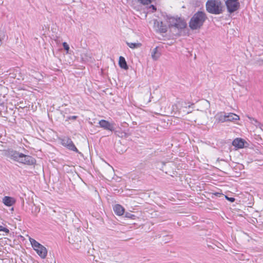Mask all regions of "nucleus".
Returning a JSON list of instances; mask_svg holds the SVG:
<instances>
[{
  "label": "nucleus",
  "instance_id": "obj_1",
  "mask_svg": "<svg viewBox=\"0 0 263 263\" xmlns=\"http://www.w3.org/2000/svg\"><path fill=\"white\" fill-rule=\"evenodd\" d=\"M7 156L19 163L31 165L35 163V159L32 157L26 155L13 150L8 151Z\"/></svg>",
  "mask_w": 263,
  "mask_h": 263
},
{
  "label": "nucleus",
  "instance_id": "obj_2",
  "mask_svg": "<svg viewBox=\"0 0 263 263\" xmlns=\"http://www.w3.org/2000/svg\"><path fill=\"white\" fill-rule=\"evenodd\" d=\"M207 18L206 14L203 11H198L191 18L189 27L192 30L200 29Z\"/></svg>",
  "mask_w": 263,
  "mask_h": 263
},
{
  "label": "nucleus",
  "instance_id": "obj_3",
  "mask_svg": "<svg viewBox=\"0 0 263 263\" xmlns=\"http://www.w3.org/2000/svg\"><path fill=\"white\" fill-rule=\"evenodd\" d=\"M206 11L214 14H219L223 11V6L220 0H208L206 3Z\"/></svg>",
  "mask_w": 263,
  "mask_h": 263
},
{
  "label": "nucleus",
  "instance_id": "obj_4",
  "mask_svg": "<svg viewBox=\"0 0 263 263\" xmlns=\"http://www.w3.org/2000/svg\"><path fill=\"white\" fill-rule=\"evenodd\" d=\"M30 241L33 249L36 253L42 258H45L47 255V250L42 245L33 238H30Z\"/></svg>",
  "mask_w": 263,
  "mask_h": 263
},
{
  "label": "nucleus",
  "instance_id": "obj_5",
  "mask_svg": "<svg viewBox=\"0 0 263 263\" xmlns=\"http://www.w3.org/2000/svg\"><path fill=\"white\" fill-rule=\"evenodd\" d=\"M193 105V103L191 105H187V103L186 102L183 101H178L175 105L173 106V110L175 111V112H178L179 114L183 112V114H188L191 112V111H186L184 109L186 108L187 107H190Z\"/></svg>",
  "mask_w": 263,
  "mask_h": 263
},
{
  "label": "nucleus",
  "instance_id": "obj_6",
  "mask_svg": "<svg viewBox=\"0 0 263 263\" xmlns=\"http://www.w3.org/2000/svg\"><path fill=\"white\" fill-rule=\"evenodd\" d=\"M169 26L175 27L176 28L182 29L186 27V24L180 18H175L171 17L168 18Z\"/></svg>",
  "mask_w": 263,
  "mask_h": 263
},
{
  "label": "nucleus",
  "instance_id": "obj_7",
  "mask_svg": "<svg viewBox=\"0 0 263 263\" xmlns=\"http://www.w3.org/2000/svg\"><path fill=\"white\" fill-rule=\"evenodd\" d=\"M62 144L70 150L78 152V150L74 145L72 140L67 137H65L62 140Z\"/></svg>",
  "mask_w": 263,
  "mask_h": 263
},
{
  "label": "nucleus",
  "instance_id": "obj_8",
  "mask_svg": "<svg viewBox=\"0 0 263 263\" xmlns=\"http://www.w3.org/2000/svg\"><path fill=\"white\" fill-rule=\"evenodd\" d=\"M226 4L228 11L231 13L236 11L239 7V3L236 1H227Z\"/></svg>",
  "mask_w": 263,
  "mask_h": 263
},
{
  "label": "nucleus",
  "instance_id": "obj_9",
  "mask_svg": "<svg viewBox=\"0 0 263 263\" xmlns=\"http://www.w3.org/2000/svg\"><path fill=\"white\" fill-rule=\"evenodd\" d=\"M100 126L103 128L104 129L114 131L115 129L114 125L115 124L113 123H110L108 121L105 120H101L99 122Z\"/></svg>",
  "mask_w": 263,
  "mask_h": 263
},
{
  "label": "nucleus",
  "instance_id": "obj_10",
  "mask_svg": "<svg viewBox=\"0 0 263 263\" xmlns=\"http://www.w3.org/2000/svg\"><path fill=\"white\" fill-rule=\"evenodd\" d=\"M154 26L157 31L160 33H165L167 31V26L164 25L162 22L155 21L154 22Z\"/></svg>",
  "mask_w": 263,
  "mask_h": 263
},
{
  "label": "nucleus",
  "instance_id": "obj_11",
  "mask_svg": "<svg viewBox=\"0 0 263 263\" xmlns=\"http://www.w3.org/2000/svg\"><path fill=\"white\" fill-rule=\"evenodd\" d=\"M194 116L193 120L196 122L198 119H202L204 117H207V113L206 111L197 110L196 112H194Z\"/></svg>",
  "mask_w": 263,
  "mask_h": 263
},
{
  "label": "nucleus",
  "instance_id": "obj_12",
  "mask_svg": "<svg viewBox=\"0 0 263 263\" xmlns=\"http://www.w3.org/2000/svg\"><path fill=\"white\" fill-rule=\"evenodd\" d=\"M245 140L242 139L236 138L233 140L232 144L237 148H242L245 146Z\"/></svg>",
  "mask_w": 263,
  "mask_h": 263
},
{
  "label": "nucleus",
  "instance_id": "obj_13",
  "mask_svg": "<svg viewBox=\"0 0 263 263\" xmlns=\"http://www.w3.org/2000/svg\"><path fill=\"white\" fill-rule=\"evenodd\" d=\"M115 213L118 216L122 215L124 213V208L120 204H117L113 208Z\"/></svg>",
  "mask_w": 263,
  "mask_h": 263
},
{
  "label": "nucleus",
  "instance_id": "obj_14",
  "mask_svg": "<svg viewBox=\"0 0 263 263\" xmlns=\"http://www.w3.org/2000/svg\"><path fill=\"white\" fill-rule=\"evenodd\" d=\"M3 202L6 205L10 206L14 204L15 200L12 197L5 196L3 199Z\"/></svg>",
  "mask_w": 263,
  "mask_h": 263
},
{
  "label": "nucleus",
  "instance_id": "obj_15",
  "mask_svg": "<svg viewBox=\"0 0 263 263\" xmlns=\"http://www.w3.org/2000/svg\"><path fill=\"white\" fill-rule=\"evenodd\" d=\"M215 118L219 122H227V114L223 112H219L216 114Z\"/></svg>",
  "mask_w": 263,
  "mask_h": 263
},
{
  "label": "nucleus",
  "instance_id": "obj_16",
  "mask_svg": "<svg viewBox=\"0 0 263 263\" xmlns=\"http://www.w3.org/2000/svg\"><path fill=\"white\" fill-rule=\"evenodd\" d=\"M239 120V117L234 113L227 114V122H233Z\"/></svg>",
  "mask_w": 263,
  "mask_h": 263
},
{
  "label": "nucleus",
  "instance_id": "obj_17",
  "mask_svg": "<svg viewBox=\"0 0 263 263\" xmlns=\"http://www.w3.org/2000/svg\"><path fill=\"white\" fill-rule=\"evenodd\" d=\"M81 58L83 61H89L91 59L90 54L87 51H84L81 54Z\"/></svg>",
  "mask_w": 263,
  "mask_h": 263
},
{
  "label": "nucleus",
  "instance_id": "obj_18",
  "mask_svg": "<svg viewBox=\"0 0 263 263\" xmlns=\"http://www.w3.org/2000/svg\"><path fill=\"white\" fill-rule=\"evenodd\" d=\"M160 55H161V53L158 51V47H156V48H155L153 50L152 53H151L152 58L155 61L159 59V58L160 57Z\"/></svg>",
  "mask_w": 263,
  "mask_h": 263
},
{
  "label": "nucleus",
  "instance_id": "obj_19",
  "mask_svg": "<svg viewBox=\"0 0 263 263\" xmlns=\"http://www.w3.org/2000/svg\"><path fill=\"white\" fill-rule=\"evenodd\" d=\"M119 65L120 67L124 69H127L128 66L126 64V62L123 57H120L119 60Z\"/></svg>",
  "mask_w": 263,
  "mask_h": 263
},
{
  "label": "nucleus",
  "instance_id": "obj_20",
  "mask_svg": "<svg viewBox=\"0 0 263 263\" xmlns=\"http://www.w3.org/2000/svg\"><path fill=\"white\" fill-rule=\"evenodd\" d=\"M40 211V208L39 206L36 205L34 203L31 208V212L34 215H37V214Z\"/></svg>",
  "mask_w": 263,
  "mask_h": 263
},
{
  "label": "nucleus",
  "instance_id": "obj_21",
  "mask_svg": "<svg viewBox=\"0 0 263 263\" xmlns=\"http://www.w3.org/2000/svg\"><path fill=\"white\" fill-rule=\"evenodd\" d=\"M127 45L132 49L137 48L141 46L140 43H127Z\"/></svg>",
  "mask_w": 263,
  "mask_h": 263
},
{
  "label": "nucleus",
  "instance_id": "obj_22",
  "mask_svg": "<svg viewBox=\"0 0 263 263\" xmlns=\"http://www.w3.org/2000/svg\"><path fill=\"white\" fill-rule=\"evenodd\" d=\"M125 217L132 219H135L136 216L135 215L131 214L130 213L126 212L125 214Z\"/></svg>",
  "mask_w": 263,
  "mask_h": 263
},
{
  "label": "nucleus",
  "instance_id": "obj_23",
  "mask_svg": "<svg viewBox=\"0 0 263 263\" xmlns=\"http://www.w3.org/2000/svg\"><path fill=\"white\" fill-rule=\"evenodd\" d=\"M154 0H138L141 4L143 5H147L151 3Z\"/></svg>",
  "mask_w": 263,
  "mask_h": 263
},
{
  "label": "nucleus",
  "instance_id": "obj_24",
  "mask_svg": "<svg viewBox=\"0 0 263 263\" xmlns=\"http://www.w3.org/2000/svg\"><path fill=\"white\" fill-rule=\"evenodd\" d=\"M0 231L5 232L7 233L9 232V230L7 228H4L2 226H0Z\"/></svg>",
  "mask_w": 263,
  "mask_h": 263
},
{
  "label": "nucleus",
  "instance_id": "obj_25",
  "mask_svg": "<svg viewBox=\"0 0 263 263\" xmlns=\"http://www.w3.org/2000/svg\"><path fill=\"white\" fill-rule=\"evenodd\" d=\"M63 46L64 49H65L67 51V52H68L69 49V45L67 44V43L66 42H64L63 43Z\"/></svg>",
  "mask_w": 263,
  "mask_h": 263
},
{
  "label": "nucleus",
  "instance_id": "obj_26",
  "mask_svg": "<svg viewBox=\"0 0 263 263\" xmlns=\"http://www.w3.org/2000/svg\"><path fill=\"white\" fill-rule=\"evenodd\" d=\"M5 39V34L4 32L0 33V42H2Z\"/></svg>",
  "mask_w": 263,
  "mask_h": 263
},
{
  "label": "nucleus",
  "instance_id": "obj_27",
  "mask_svg": "<svg viewBox=\"0 0 263 263\" xmlns=\"http://www.w3.org/2000/svg\"><path fill=\"white\" fill-rule=\"evenodd\" d=\"M78 118L77 116H69L67 117V120H76Z\"/></svg>",
  "mask_w": 263,
  "mask_h": 263
},
{
  "label": "nucleus",
  "instance_id": "obj_28",
  "mask_svg": "<svg viewBox=\"0 0 263 263\" xmlns=\"http://www.w3.org/2000/svg\"><path fill=\"white\" fill-rule=\"evenodd\" d=\"M226 198L229 201H230L231 202H234V200H235V199L233 197H230V198H229L227 196H226Z\"/></svg>",
  "mask_w": 263,
  "mask_h": 263
},
{
  "label": "nucleus",
  "instance_id": "obj_29",
  "mask_svg": "<svg viewBox=\"0 0 263 263\" xmlns=\"http://www.w3.org/2000/svg\"><path fill=\"white\" fill-rule=\"evenodd\" d=\"M150 8H152L153 9V11H154L156 10V8L154 5H151Z\"/></svg>",
  "mask_w": 263,
  "mask_h": 263
},
{
  "label": "nucleus",
  "instance_id": "obj_30",
  "mask_svg": "<svg viewBox=\"0 0 263 263\" xmlns=\"http://www.w3.org/2000/svg\"><path fill=\"white\" fill-rule=\"evenodd\" d=\"M254 121H255V122L256 123H258V122H257V121L256 120H254Z\"/></svg>",
  "mask_w": 263,
  "mask_h": 263
},
{
  "label": "nucleus",
  "instance_id": "obj_31",
  "mask_svg": "<svg viewBox=\"0 0 263 263\" xmlns=\"http://www.w3.org/2000/svg\"><path fill=\"white\" fill-rule=\"evenodd\" d=\"M151 102V100L150 99H149V100L147 102Z\"/></svg>",
  "mask_w": 263,
  "mask_h": 263
}]
</instances>
